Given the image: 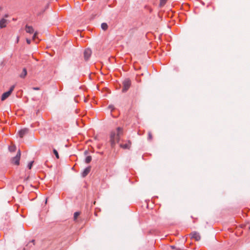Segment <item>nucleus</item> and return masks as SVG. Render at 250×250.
Instances as JSON below:
<instances>
[{"label": "nucleus", "instance_id": "obj_1", "mask_svg": "<svg viewBox=\"0 0 250 250\" xmlns=\"http://www.w3.org/2000/svg\"><path fill=\"white\" fill-rule=\"evenodd\" d=\"M123 134L122 128L118 127L115 131L111 132L110 136V142L112 147H114L116 143L119 141L121 136Z\"/></svg>", "mask_w": 250, "mask_h": 250}, {"label": "nucleus", "instance_id": "obj_2", "mask_svg": "<svg viewBox=\"0 0 250 250\" xmlns=\"http://www.w3.org/2000/svg\"><path fill=\"white\" fill-rule=\"evenodd\" d=\"M131 85V81L126 79L124 80L123 82V88L122 89V91L124 92H126L130 87Z\"/></svg>", "mask_w": 250, "mask_h": 250}, {"label": "nucleus", "instance_id": "obj_3", "mask_svg": "<svg viewBox=\"0 0 250 250\" xmlns=\"http://www.w3.org/2000/svg\"><path fill=\"white\" fill-rule=\"evenodd\" d=\"M14 88L15 85H13L10 87V90L4 93L1 96V101H4L6 98H7L11 95Z\"/></svg>", "mask_w": 250, "mask_h": 250}, {"label": "nucleus", "instance_id": "obj_4", "mask_svg": "<svg viewBox=\"0 0 250 250\" xmlns=\"http://www.w3.org/2000/svg\"><path fill=\"white\" fill-rule=\"evenodd\" d=\"M21 157V151L20 150L17 152V155L15 157L12 159V163L15 165H19L20 163V159Z\"/></svg>", "mask_w": 250, "mask_h": 250}, {"label": "nucleus", "instance_id": "obj_5", "mask_svg": "<svg viewBox=\"0 0 250 250\" xmlns=\"http://www.w3.org/2000/svg\"><path fill=\"white\" fill-rule=\"evenodd\" d=\"M92 51L90 49L87 48L84 51V58L85 61H87L90 57Z\"/></svg>", "mask_w": 250, "mask_h": 250}, {"label": "nucleus", "instance_id": "obj_6", "mask_svg": "<svg viewBox=\"0 0 250 250\" xmlns=\"http://www.w3.org/2000/svg\"><path fill=\"white\" fill-rule=\"evenodd\" d=\"M191 238L195 239L196 241H199L201 239V236L199 233L196 231H193L190 234Z\"/></svg>", "mask_w": 250, "mask_h": 250}, {"label": "nucleus", "instance_id": "obj_7", "mask_svg": "<svg viewBox=\"0 0 250 250\" xmlns=\"http://www.w3.org/2000/svg\"><path fill=\"white\" fill-rule=\"evenodd\" d=\"M8 23V21L4 18H3L0 20V28H3L6 26Z\"/></svg>", "mask_w": 250, "mask_h": 250}, {"label": "nucleus", "instance_id": "obj_8", "mask_svg": "<svg viewBox=\"0 0 250 250\" xmlns=\"http://www.w3.org/2000/svg\"><path fill=\"white\" fill-rule=\"evenodd\" d=\"M28 132V129L27 128H23L19 132V135L21 138H22L24 135L26 134Z\"/></svg>", "mask_w": 250, "mask_h": 250}, {"label": "nucleus", "instance_id": "obj_9", "mask_svg": "<svg viewBox=\"0 0 250 250\" xmlns=\"http://www.w3.org/2000/svg\"><path fill=\"white\" fill-rule=\"evenodd\" d=\"M131 145V143L130 141H128V143L127 144L123 145L120 144V146L121 147L124 148V149H129L130 148Z\"/></svg>", "mask_w": 250, "mask_h": 250}, {"label": "nucleus", "instance_id": "obj_10", "mask_svg": "<svg viewBox=\"0 0 250 250\" xmlns=\"http://www.w3.org/2000/svg\"><path fill=\"white\" fill-rule=\"evenodd\" d=\"M91 170V167H88L85 168L82 173V176L83 177H85L90 172Z\"/></svg>", "mask_w": 250, "mask_h": 250}, {"label": "nucleus", "instance_id": "obj_11", "mask_svg": "<svg viewBox=\"0 0 250 250\" xmlns=\"http://www.w3.org/2000/svg\"><path fill=\"white\" fill-rule=\"evenodd\" d=\"M25 31L27 33L32 34L34 32V29L32 26L26 25L25 27Z\"/></svg>", "mask_w": 250, "mask_h": 250}, {"label": "nucleus", "instance_id": "obj_12", "mask_svg": "<svg viewBox=\"0 0 250 250\" xmlns=\"http://www.w3.org/2000/svg\"><path fill=\"white\" fill-rule=\"evenodd\" d=\"M27 75V71L26 69L24 68L22 70V72L21 74L20 75V77L21 78H24Z\"/></svg>", "mask_w": 250, "mask_h": 250}, {"label": "nucleus", "instance_id": "obj_13", "mask_svg": "<svg viewBox=\"0 0 250 250\" xmlns=\"http://www.w3.org/2000/svg\"><path fill=\"white\" fill-rule=\"evenodd\" d=\"M101 28L104 30H106L108 28V25L106 23H102L101 24Z\"/></svg>", "mask_w": 250, "mask_h": 250}, {"label": "nucleus", "instance_id": "obj_14", "mask_svg": "<svg viewBox=\"0 0 250 250\" xmlns=\"http://www.w3.org/2000/svg\"><path fill=\"white\" fill-rule=\"evenodd\" d=\"M92 160V157L90 156H88L86 157L85 159V162L86 163L88 164Z\"/></svg>", "mask_w": 250, "mask_h": 250}, {"label": "nucleus", "instance_id": "obj_15", "mask_svg": "<svg viewBox=\"0 0 250 250\" xmlns=\"http://www.w3.org/2000/svg\"><path fill=\"white\" fill-rule=\"evenodd\" d=\"M16 146H11L9 147V150L11 152H14L16 151Z\"/></svg>", "mask_w": 250, "mask_h": 250}, {"label": "nucleus", "instance_id": "obj_16", "mask_svg": "<svg viewBox=\"0 0 250 250\" xmlns=\"http://www.w3.org/2000/svg\"><path fill=\"white\" fill-rule=\"evenodd\" d=\"M80 213L79 212H76L74 213V220H76L78 217L80 215Z\"/></svg>", "mask_w": 250, "mask_h": 250}, {"label": "nucleus", "instance_id": "obj_17", "mask_svg": "<svg viewBox=\"0 0 250 250\" xmlns=\"http://www.w3.org/2000/svg\"><path fill=\"white\" fill-rule=\"evenodd\" d=\"M167 0H160V6H163L166 3Z\"/></svg>", "mask_w": 250, "mask_h": 250}, {"label": "nucleus", "instance_id": "obj_18", "mask_svg": "<svg viewBox=\"0 0 250 250\" xmlns=\"http://www.w3.org/2000/svg\"><path fill=\"white\" fill-rule=\"evenodd\" d=\"M53 153L55 155L56 158L57 159H59V155L58 152V151L55 149H53Z\"/></svg>", "mask_w": 250, "mask_h": 250}, {"label": "nucleus", "instance_id": "obj_19", "mask_svg": "<svg viewBox=\"0 0 250 250\" xmlns=\"http://www.w3.org/2000/svg\"><path fill=\"white\" fill-rule=\"evenodd\" d=\"M34 163V161H32L28 165V167L29 168V169H31L32 167V165H33V164Z\"/></svg>", "mask_w": 250, "mask_h": 250}, {"label": "nucleus", "instance_id": "obj_20", "mask_svg": "<svg viewBox=\"0 0 250 250\" xmlns=\"http://www.w3.org/2000/svg\"><path fill=\"white\" fill-rule=\"evenodd\" d=\"M152 138V134L151 133V132H149L148 133V139L149 140H151Z\"/></svg>", "mask_w": 250, "mask_h": 250}, {"label": "nucleus", "instance_id": "obj_21", "mask_svg": "<svg viewBox=\"0 0 250 250\" xmlns=\"http://www.w3.org/2000/svg\"><path fill=\"white\" fill-rule=\"evenodd\" d=\"M108 108L109 109H110L111 111H112V110H113V109H114L113 106V105H109L108 106Z\"/></svg>", "mask_w": 250, "mask_h": 250}, {"label": "nucleus", "instance_id": "obj_22", "mask_svg": "<svg viewBox=\"0 0 250 250\" xmlns=\"http://www.w3.org/2000/svg\"><path fill=\"white\" fill-rule=\"evenodd\" d=\"M37 32H35L33 35V40H35V39L37 37Z\"/></svg>", "mask_w": 250, "mask_h": 250}, {"label": "nucleus", "instance_id": "obj_23", "mask_svg": "<svg viewBox=\"0 0 250 250\" xmlns=\"http://www.w3.org/2000/svg\"><path fill=\"white\" fill-rule=\"evenodd\" d=\"M26 42L28 44H30L31 42V41L29 39H26Z\"/></svg>", "mask_w": 250, "mask_h": 250}, {"label": "nucleus", "instance_id": "obj_24", "mask_svg": "<svg viewBox=\"0 0 250 250\" xmlns=\"http://www.w3.org/2000/svg\"><path fill=\"white\" fill-rule=\"evenodd\" d=\"M33 89L35 90H38L40 89V88L38 87H33Z\"/></svg>", "mask_w": 250, "mask_h": 250}, {"label": "nucleus", "instance_id": "obj_25", "mask_svg": "<svg viewBox=\"0 0 250 250\" xmlns=\"http://www.w3.org/2000/svg\"><path fill=\"white\" fill-rule=\"evenodd\" d=\"M171 248L172 249H176L175 247V246H171Z\"/></svg>", "mask_w": 250, "mask_h": 250}, {"label": "nucleus", "instance_id": "obj_26", "mask_svg": "<svg viewBox=\"0 0 250 250\" xmlns=\"http://www.w3.org/2000/svg\"><path fill=\"white\" fill-rule=\"evenodd\" d=\"M19 37H17V42H19Z\"/></svg>", "mask_w": 250, "mask_h": 250}, {"label": "nucleus", "instance_id": "obj_27", "mask_svg": "<svg viewBox=\"0 0 250 250\" xmlns=\"http://www.w3.org/2000/svg\"><path fill=\"white\" fill-rule=\"evenodd\" d=\"M8 17V15H5L4 16V17H5V18H7V17Z\"/></svg>", "mask_w": 250, "mask_h": 250}, {"label": "nucleus", "instance_id": "obj_28", "mask_svg": "<svg viewBox=\"0 0 250 250\" xmlns=\"http://www.w3.org/2000/svg\"><path fill=\"white\" fill-rule=\"evenodd\" d=\"M31 242L33 243V245H34V240H33L31 241Z\"/></svg>", "mask_w": 250, "mask_h": 250}, {"label": "nucleus", "instance_id": "obj_29", "mask_svg": "<svg viewBox=\"0 0 250 250\" xmlns=\"http://www.w3.org/2000/svg\"><path fill=\"white\" fill-rule=\"evenodd\" d=\"M176 250H181L180 249H177Z\"/></svg>", "mask_w": 250, "mask_h": 250}]
</instances>
